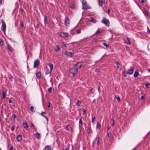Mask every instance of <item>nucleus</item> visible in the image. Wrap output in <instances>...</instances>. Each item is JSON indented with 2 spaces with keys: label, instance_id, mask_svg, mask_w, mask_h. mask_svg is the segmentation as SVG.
<instances>
[{
  "label": "nucleus",
  "instance_id": "nucleus-47",
  "mask_svg": "<svg viewBox=\"0 0 150 150\" xmlns=\"http://www.w3.org/2000/svg\"><path fill=\"white\" fill-rule=\"evenodd\" d=\"M50 83H51L52 85H53V82L52 81V78H51L50 80Z\"/></svg>",
  "mask_w": 150,
  "mask_h": 150
},
{
  "label": "nucleus",
  "instance_id": "nucleus-5",
  "mask_svg": "<svg viewBox=\"0 0 150 150\" xmlns=\"http://www.w3.org/2000/svg\"><path fill=\"white\" fill-rule=\"evenodd\" d=\"M1 30L3 32H5L6 29V25L4 22L3 20H2Z\"/></svg>",
  "mask_w": 150,
  "mask_h": 150
},
{
  "label": "nucleus",
  "instance_id": "nucleus-43",
  "mask_svg": "<svg viewBox=\"0 0 150 150\" xmlns=\"http://www.w3.org/2000/svg\"><path fill=\"white\" fill-rule=\"evenodd\" d=\"M20 25L23 28H25L24 27V24H23V22H20Z\"/></svg>",
  "mask_w": 150,
  "mask_h": 150
},
{
  "label": "nucleus",
  "instance_id": "nucleus-40",
  "mask_svg": "<svg viewBox=\"0 0 150 150\" xmlns=\"http://www.w3.org/2000/svg\"><path fill=\"white\" fill-rule=\"evenodd\" d=\"M103 44L104 46L106 47L107 48L108 47H109V45H107V43H105L103 42Z\"/></svg>",
  "mask_w": 150,
  "mask_h": 150
},
{
  "label": "nucleus",
  "instance_id": "nucleus-46",
  "mask_svg": "<svg viewBox=\"0 0 150 150\" xmlns=\"http://www.w3.org/2000/svg\"><path fill=\"white\" fill-rule=\"evenodd\" d=\"M111 120L112 121V122L111 124L112 125L114 126V120L113 119H111Z\"/></svg>",
  "mask_w": 150,
  "mask_h": 150
},
{
  "label": "nucleus",
  "instance_id": "nucleus-16",
  "mask_svg": "<svg viewBox=\"0 0 150 150\" xmlns=\"http://www.w3.org/2000/svg\"><path fill=\"white\" fill-rule=\"evenodd\" d=\"M61 36L62 37H67L68 36V33H62L61 35Z\"/></svg>",
  "mask_w": 150,
  "mask_h": 150
},
{
  "label": "nucleus",
  "instance_id": "nucleus-9",
  "mask_svg": "<svg viewBox=\"0 0 150 150\" xmlns=\"http://www.w3.org/2000/svg\"><path fill=\"white\" fill-rule=\"evenodd\" d=\"M115 63L117 65V68L118 69H119L120 70H121L122 68V66L117 61L115 62Z\"/></svg>",
  "mask_w": 150,
  "mask_h": 150
},
{
  "label": "nucleus",
  "instance_id": "nucleus-14",
  "mask_svg": "<svg viewBox=\"0 0 150 150\" xmlns=\"http://www.w3.org/2000/svg\"><path fill=\"white\" fill-rule=\"evenodd\" d=\"M6 92V89H4L3 90L2 95V97L3 99H4L5 97Z\"/></svg>",
  "mask_w": 150,
  "mask_h": 150
},
{
  "label": "nucleus",
  "instance_id": "nucleus-34",
  "mask_svg": "<svg viewBox=\"0 0 150 150\" xmlns=\"http://www.w3.org/2000/svg\"><path fill=\"white\" fill-rule=\"evenodd\" d=\"M100 124L98 122L97 124L96 125V128L97 129H100Z\"/></svg>",
  "mask_w": 150,
  "mask_h": 150
},
{
  "label": "nucleus",
  "instance_id": "nucleus-25",
  "mask_svg": "<svg viewBox=\"0 0 150 150\" xmlns=\"http://www.w3.org/2000/svg\"><path fill=\"white\" fill-rule=\"evenodd\" d=\"M99 5L100 6H103V2L102 0H99Z\"/></svg>",
  "mask_w": 150,
  "mask_h": 150
},
{
  "label": "nucleus",
  "instance_id": "nucleus-50",
  "mask_svg": "<svg viewBox=\"0 0 150 150\" xmlns=\"http://www.w3.org/2000/svg\"><path fill=\"white\" fill-rule=\"evenodd\" d=\"M30 126L31 127H33L34 128V127H35L34 125L33 124V123L32 122H31V123H30Z\"/></svg>",
  "mask_w": 150,
  "mask_h": 150
},
{
  "label": "nucleus",
  "instance_id": "nucleus-44",
  "mask_svg": "<svg viewBox=\"0 0 150 150\" xmlns=\"http://www.w3.org/2000/svg\"><path fill=\"white\" fill-rule=\"evenodd\" d=\"M145 98V95L144 94L141 97V100H143V99Z\"/></svg>",
  "mask_w": 150,
  "mask_h": 150
},
{
  "label": "nucleus",
  "instance_id": "nucleus-15",
  "mask_svg": "<svg viewBox=\"0 0 150 150\" xmlns=\"http://www.w3.org/2000/svg\"><path fill=\"white\" fill-rule=\"evenodd\" d=\"M43 150H51V147L50 145H47L43 149Z\"/></svg>",
  "mask_w": 150,
  "mask_h": 150
},
{
  "label": "nucleus",
  "instance_id": "nucleus-56",
  "mask_svg": "<svg viewBox=\"0 0 150 150\" xmlns=\"http://www.w3.org/2000/svg\"><path fill=\"white\" fill-rule=\"evenodd\" d=\"M86 113V110L84 109H83V115L85 114Z\"/></svg>",
  "mask_w": 150,
  "mask_h": 150
},
{
  "label": "nucleus",
  "instance_id": "nucleus-2",
  "mask_svg": "<svg viewBox=\"0 0 150 150\" xmlns=\"http://www.w3.org/2000/svg\"><path fill=\"white\" fill-rule=\"evenodd\" d=\"M78 70L77 68H74L70 69V72L73 74V76H74L75 74L77 73Z\"/></svg>",
  "mask_w": 150,
  "mask_h": 150
},
{
  "label": "nucleus",
  "instance_id": "nucleus-53",
  "mask_svg": "<svg viewBox=\"0 0 150 150\" xmlns=\"http://www.w3.org/2000/svg\"><path fill=\"white\" fill-rule=\"evenodd\" d=\"M9 78L10 80L11 81H12L13 79V77L11 76L10 77H9Z\"/></svg>",
  "mask_w": 150,
  "mask_h": 150
},
{
  "label": "nucleus",
  "instance_id": "nucleus-62",
  "mask_svg": "<svg viewBox=\"0 0 150 150\" xmlns=\"http://www.w3.org/2000/svg\"><path fill=\"white\" fill-rule=\"evenodd\" d=\"M99 71H100V70L99 69H97L95 70V71L96 72H98Z\"/></svg>",
  "mask_w": 150,
  "mask_h": 150
},
{
  "label": "nucleus",
  "instance_id": "nucleus-8",
  "mask_svg": "<svg viewBox=\"0 0 150 150\" xmlns=\"http://www.w3.org/2000/svg\"><path fill=\"white\" fill-rule=\"evenodd\" d=\"M22 124L23 127L25 128V129H27V128H28V126L27 125V123L25 120H24L23 121Z\"/></svg>",
  "mask_w": 150,
  "mask_h": 150
},
{
  "label": "nucleus",
  "instance_id": "nucleus-1",
  "mask_svg": "<svg viewBox=\"0 0 150 150\" xmlns=\"http://www.w3.org/2000/svg\"><path fill=\"white\" fill-rule=\"evenodd\" d=\"M82 3V8L83 10H87L89 8V6L87 4V3L85 0H81Z\"/></svg>",
  "mask_w": 150,
  "mask_h": 150
},
{
  "label": "nucleus",
  "instance_id": "nucleus-13",
  "mask_svg": "<svg viewBox=\"0 0 150 150\" xmlns=\"http://www.w3.org/2000/svg\"><path fill=\"white\" fill-rule=\"evenodd\" d=\"M82 66V64L80 62H77L75 66H76L78 67L79 69L81 68Z\"/></svg>",
  "mask_w": 150,
  "mask_h": 150
},
{
  "label": "nucleus",
  "instance_id": "nucleus-58",
  "mask_svg": "<svg viewBox=\"0 0 150 150\" xmlns=\"http://www.w3.org/2000/svg\"><path fill=\"white\" fill-rule=\"evenodd\" d=\"M116 99H117V100H118V101L120 100V97L119 96H117V97H116Z\"/></svg>",
  "mask_w": 150,
  "mask_h": 150
},
{
  "label": "nucleus",
  "instance_id": "nucleus-30",
  "mask_svg": "<svg viewBox=\"0 0 150 150\" xmlns=\"http://www.w3.org/2000/svg\"><path fill=\"white\" fill-rule=\"evenodd\" d=\"M7 48L11 51H13V49L11 48L9 45H8L7 46Z\"/></svg>",
  "mask_w": 150,
  "mask_h": 150
},
{
  "label": "nucleus",
  "instance_id": "nucleus-39",
  "mask_svg": "<svg viewBox=\"0 0 150 150\" xmlns=\"http://www.w3.org/2000/svg\"><path fill=\"white\" fill-rule=\"evenodd\" d=\"M81 33V30L80 29H79L76 30V33L78 34L80 33Z\"/></svg>",
  "mask_w": 150,
  "mask_h": 150
},
{
  "label": "nucleus",
  "instance_id": "nucleus-17",
  "mask_svg": "<svg viewBox=\"0 0 150 150\" xmlns=\"http://www.w3.org/2000/svg\"><path fill=\"white\" fill-rule=\"evenodd\" d=\"M48 65L50 67V71L52 72L53 69V65L51 63H49L48 64Z\"/></svg>",
  "mask_w": 150,
  "mask_h": 150
},
{
  "label": "nucleus",
  "instance_id": "nucleus-61",
  "mask_svg": "<svg viewBox=\"0 0 150 150\" xmlns=\"http://www.w3.org/2000/svg\"><path fill=\"white\" fill-rule=\"evenodd\" d=\"M147 29H148V31H147L148 33L149 34H150V30H149V28L148 27H147Z\"/></svg>",
  "mask_w": 150,
  "mask_h": 150
},
{
  "label": "nucleus",
  "instance_id": "nucleus-60",
  "mask_svg": "<svg viewBox=\"0 0 150 150\" xmlns=\"http://www.w3.org/2000/svg\"><path fill=\"white\" fill-rule=\"evenodd\" d=\"M107 12L108 15H109V13H110V9H108V11H107Z\"/></svg>",
  "mask_w": 150,
  "mask_h": 150
},
{
  "label": "nucleus",
  "instance_id": "nucleus-45",
  "mask_svg": "<svg viewBox=\"0 0 150 150\" xmlns=\"http://www.w3.org/2000/svg\"><path fill=\"white\" fill-rule=\"evenodd\" d=\"M48 103V108H50V103L49 101H48L47 102Z\"/></svg>",
  "mask_w": 150,
  "mask_h": 150
},
{
  "label": "nucleus",
  "instance_id": "nucleus-33",
  "mask_svg": "<svg viewBox=\"0 0 150 150\" xmlns=\"http://www.w3.org/2000/svg\"><path fill=\"white\" fill-rule=\"evenodd\" d=\"M48 92L50 93H51L52 92V88L51 87H50L48 89Z\"/></svg>",
  "mask_w": 150,
  "mask_h": 150
},
{
  "label": "nucleus",
  "instance_id": "nucleus-6",
  "mask_svg": "<svg viewBox=\"0 0 150 150\" xmlns=\"http://www.w3.org/2000/svg\"><path fill=\"white\" fill-rule=\"evenodd\" d=\"M40 62V61L38 59H37L36 60H35L34 62V68H37L39 65Z\"/></svg>",
  "mask_w": 150,
  "mask_h": 150
},
{
  "label": "nucleus",
  "instance_id": "nucleus-48",
  "mask_svg": "<svg viewBox=\"0 0 150 150\" xmlns=\"http://www.w3.org/2000/svg\"><path fill=\"white\" fill-rule=\"evenodd\" d=\"M12 117L13 118L14 120L16 118V116L14 114H13L12 115Z\"/></svg>",
  "mask_w": 150,
  "mask_h": 150
},
{
  "label": "nucleus",
  "instance_id": "nucleus-35",
  "mask_svg": "<svg viewBox=\"0 0 150 150\" xmlns=\"http://www.w3.org/2000/svg\"><path fill=\"white\" fill-rule=\"evenodd\" d=\"M4 44V42L1 39H0V45L3 46Z\"/></svg>",
  "mask_w": 150,
  "mask_h": 150
},
{
  "label": "nucleus",
  "instance_id": "nucleus-29",
  "mask_svg": "<svg viewBox=\"0 0 150 150\" xmlns=\"http://www.w3.org/2000/svg\"><path fill=\"white\" fill-rule=\"evenodd\" d=\"M66 129L68 131H70L71 130V127L69 125H68L66 127Z\"/></svg>",
  "mask_w": 150,
  "mask_h": 150
},
{
  "label": "nucleus",
  "instance_id": "nucleus-63",
  "mask_svg": "<svg viewBox=\"0 0 150 150\" xmlns=\"http://www.w3.org/2000/svg\"><path fill=\"white\" fill-rule=\"evenodd\" d=\"M11 130L12 131H13L14 130V127L13 126H12L11 127Z\"/></svg>",
  "mask_w": 150,
  "mask_h": 150
},
{
  "label": "nucleus",
  "instance_id": "nucleus-10",
  "mask_svg": "<svg viewBox=\"0 0 150 150\" xmlns=\"http://www.w3.org/2000/svg\"><path fill=\"white\" fill-rule=\"evenodd\" d=\"M133 69L132 67H131L128 70L127 73L129 74H131L133 73Z\"/></svg>",
  "mask_w": 150,
  "mask_h": 150
},
{
  "label": "nucleus",
  "instance_id": "nucleus-37",
  "mask_svg": "<svg viewBox=\"0 0 150 150\" xmlns=\"http://www.w3.org/2000/svg\"><path fill=\"white\" fill-rule=\"evenodd\" d=\"M101 32L98 29L97 30V31L95 33V34H99L101 33Z\"/></svg>",
  "mask_w": 150,
  "mask_h": 150
},
{
  "label": "nucleus",
  "instance_id": "nucleus-31",
  "mask_svg": "<svg viewBox=\"0 0 150 150\" xmlns=\"http://www.w3.org/2000/svg\"><path fill=\"white\" fill-rule=\"evenodd\" d=\"M62 44L65 47H67L68 46V44L65 43L64 42H62Z\"/></svg>",
  "mask_w": 150,
  "mask_h": 150
},
{
  "label": "nucleus",
  "instance_id": "nucleus-18",
  "mask_svg": "<svg viewBox=\"0 0 150 150\" xmlns=\"http://www.w3.org/2000/svg\"><path fill=\"white\" fill-rule=\"evenodd\" d=\"M83 124L82 121V118H81L79 120V127H81V126Z\"/></svg>",
  "mask_w": 150,
  "mask_h": 150
},
{
  "label": "nucleus",
  "instance_id": "nucleus-42",
  "mask_svg": "<svg viewBox=\"0 0 150 150\" xmlns=\"http://www.w3.org/2000/svg\"><path fill=\"white\" fill-rule=\"evenodd\" d=\"M123 76L125 77L127 76V74H128L127 72H125V71L123 72Z\"/></svg>",
  "mask_w": 150,
  "mask_h": 150
},
{
  "label": "nucleus",
  "instance_id": "nucleus-36",
  "mask_svg": "<svg viewBox=\"0 0 150 150\" xmlns=\"http://www.w3.org/2000/svg\"><path fill=\"white\" fill-rule=\"evenodd\" d=\"M30 110L32 112H34L35 111L34 110V108L33 106H31L30 107Z\"/></svg>",
  "mask_w": 150,
  "mask_h": 150
},
{
  "label": "nucleus",
  "instance_id": "nucleus-24",
  "mask_svg": "<svg viewBox=\"0 0 150 150\" xmlns=\"http://www.w3.org/2000/svg\"><path fill=\"white\" fill-rule=\"evenodd\" d=\"M54 50L56 52H58L59 50H60V49L59 48V46H56L54 48Z\"/></svg>",
  "mask_w": 150,
  "mask_h": 150
},
{
  "label": "nucleus",
  "instance_id": "nucleus-52",
  "mask_svg": "<svg viewBox=\"0 0 150 150\" xmlns=\"http://www.w3.org/2000/svg\"><path fill=\"white\" fill-rule=\"evenodd\" d=\"M88 130H89V131H88V132L90 133H92V130L90 128H88Z\"/></svg>",
  "mask_w": 150,
  "mask_h": 150
},
{
  "label": "nucleus",
  "instance_id": "nucleus-27",
  "mask_svg": "<svg viewBox=\"0 0 150 150\" xmlns=\"http://www.w3.org/2000/svg\"><path fill=\"white\" fill-rule=\"evenodd\" d=\"M40 136V134L38 133L35 134V137L37 139H38L39 138Z\"/></svg>",
  "mask_w": 150,
  "mask_h": 150
},
{
  "label": "nucleus",
  "instance_id": "nucleus-59",
  "mask_svg": "<svg viewBox=\"0 0 150 150\" xmlns=\"http://www.w3.org/2000/svg\"><path fill=\"white\" fill-rule=\"evenodd\" d=\"M13 102H14V101H13V100H12L10 99L9 100V102L10 103H13Z\"/></svg>",
  "mask_w": 150,
  "mask_h": 150
},
{
  "label": "nucleus",
  "instance_id": "nucleus-20",
  "mask_svg": "<svg viewBox=\"0 0 150 150\" xmlns=\"http://www.w3.org/2000/svg\"><path fill=\"white\" fill-rule=\"evenodd\" d=\"M96 139H97V144L98 146H99L100 144V138L98 137H96Z\"/></svg>",
  "mask_w": 150,
  "mask_h": 150
},
{
  "label": "nucleus",
  "instance_id": "nucleus-21",
  "mask_svg": "<svg viewBox=\"0 0 150 150\" xmlns=\"http://www.w3.org/2000/svg\"><path fill=\"white\" fill-rule=\"evenodd\" d=\"M36 75L37 78L40 79L41 78V73L40 72H38L36 74Z\"/></svg>",
  "mask_w": 150,
  "mask_h": 150
},
{
  "label": "nucleus",
  "instance_id": "nucleus-55",
  "mask_svg": "<svg viewBox=\"0 0 150 150\" xmlns=\"http://www.w3.org/2000/svg\"><path fill=\"white\" fill-rule=\"evenodd\" d=\"M126 50H127L129 51V48L128 47L126 46Z\"/></svg>",
  "mask_w": 150,
  "mask_h": 150
},
{
  "label": "nucleus",
  "instance_id": "nucleus-12",
  "mask_svg": "<svg viewBox=\"0 0 150 150\" xmlns=\"http://www.w3.org/2000/svg\"><path fill=\"white\" fill-rule=\"evenodd\" d=\"M65 54L69 57H71L73 55V54L71 52H65Z\"/></svg>",
  "mask_w": 150,
  "mask_h": 150
},
{
  "label": "nucleus",
  "instance_id": "nucleus-32",
  "mask_svg": "<svg viewBox=\"0 0 150 150\" xmlns=\"http://www.w3.org/2000/svg\"><path fill=\"white\" fill-rule=\"evenodd\" d=\"M69 6L72 8H74L75 7V5L73 4H70Z\"/></svg>",
  "mask_w": 150,
  "mask_h": 150
},
{
  "label": "nucleus",
  "instance_id": "nucleus-23",
  "mask_svg": "<svg viewBox=\"0 0 150 150\" xmlns=\"http://www.w3.org/2000/svg\"><path fill=\"white\" fill-rule=\"evenodd\" d=\"M47 17L45 15L44 17V23L45 24L47 23Z\"/></svg>",
  "mask_w": 150,
  "mask_h": 150
},
{
  "label": "nucleus",
  "instance_id": "nucleus-38",
  "mask_svg": "<svg viewBox=\"0 0 150 150\" xmlns=\"http://www.w3.org/2000/svg\"><path fill=\"white\" fill-rule=\"evenodd\" d=\"M81 104V102L80 101L78 100L76 103V105L77 106H80Z\"/></svg>",
  "mask_w": 150,
  "mask_h": 150
},
{
  "label": "nucleus",
  "instance_id": "nucleus-19",
  "mask_svg": "<svg viewBox=\"0 0 150 150\" xmlns=\"http://www.w3.org/2000/svg\"><path fill=\"white\" fill-rule=\"evenodd\" d=\"M139 75V73L138 71H136L134 74V77H137Z\"/></svg>",
  "mask_w": 150,
  "mask_h": 150
},
{
  "label": "nucleus",
  "instance_id": "nucleus-41",
  "mask_svg": "<svg viewBox=\"0 0 150 150\" xmlns=\"http://www.w3.org/2000/svg\"><path fill=\"white\" fill-rule=\"evenodd\" d=\"M96 119L95 117V116H94V117L92 119V122L93 123L96 121Z\"/></svg>",
  "mask_w": 150,
  "mask_h": 150
},
{
  "label": "nucleus",
  "instance_id": "nucleus-7",
  "mask_svg": "<svg viewBox=\"0 0 150 150\" xmlns=\"http://www.w3.org/2000/svg\"><path fill=\"white\" fill-rule=\"evenodd\" d=\"M124 42L125 43L130 45V42L129 39L127 38H125L124 39Z\"/></svg>",
  "mask_w": 150,
  "mask_h": 150
},
{
  "label": "nucleus",
  "instance_id": "nucleus-64",
  "mask_svg": "<svg viewBox=\"0 0 150 150\" xmlns=\"http://www.w3.org/2000/svg\"><path fill=\"white\" fill-rule=\"evenodd\" d=\"M9 150H13V147L12 146H11L10 147Z\"/></svg>",
  "mask_w": 150,
  "mask_h": 150
},
{
  "label": "nucleus",
  "instance_id": "nucleus-28",
  "mask_svg": "<svg viewBox=\"0 0 150 150\" xmlns=\"http://www.w3.org/2000/svg\"><path fill=\"white\" fill-rule=\"evenodd\" d=\"M143 13H144V15L145 16H149V15L148 14V11L146 10L145 11H144L143 12Z\"/></svg>",
  "mask_w": 150,
  "mask_h": 150
},
{
  "label": "nucleus",
  "instance_id": "nucleus-11",
  "mask_svg": "<svg viewBox=\"0 0 150 150\" xmlns=\"http://www.w3.org/2000/svg\"><path fill=\"white\" fill-rule=\"evenodd\" d=\"M17 141L18 142H20L22 139V136L21 135H18L16 137Z\"/></svg>",
  "mask_w": 150,
  "mask_h": 150
},
{
  "label": "nucleus",
  "instance_id": "nucleus-4",
  "mask_svg": "<svg viewBox=\"0 0 150 150\" xmlns=\"http://www.w3.org/2000/svg\"><path fill=\"white\" fill-rule=\"evenodd\" d=\"M64 23L65 26H69L70 23V21L68 17L67 16L65 17Z\"/></svg>",
  "mask_w": 150,
  "mask_h": 150
},
{
  "label": "nucleus",
  "instance_id": "nucleus-54",
  "mask_svg": "<svg viewBox=\"0 0 150 150\" xmlns=\"http://www.w3.org/2000/svg\"><path fill=\"white\" fill-rule=\"evenodd\" d=\"M43 117H44L46 119V120L47 121H48V118L45 115H43Z\"/></svg>",
  "mask_w": 150,
  "mask_h": 150
},
{
  "label": "nucleus",
  "instance_id": "nucleus-57",
  "mask_svg": "<svg viewBox=\"0 0 150 150\" xmlns=\"http://www.w3.org/2000/svg\"><path fill=\"white\" fill-rule=\"evenodd\" d=\"M45 114V112H41V115L43 116V115H44V114Z\"/></svg>",
  "mask_w": 150,
  "mask_h": 150
},
{
  "label": "nucleus",
  "instance_id": "nucleus-49",
  "mask_svg": "<svg viewBox=\"0 0 150 150\" xmlns=\"http://www.w3.org/2000/svg\"><path fill=\"white\" fill-rule=\"evenodd\" d=\"M150 83L149 82H147L145 84V86L147 87V86L150 85Z\"/></svg>",
  "mask_w": 150,
  "mask_h": 150
},
{
  "label": "nucleus",
  "instance_id": "nucleus-22",
  "mask_svg": "<svg viewBox=\"0 0 150 150\" xmlns=\"http://www.w3.org/2000/svg\"><path fill=\"white\" fill-rule=\"evenodd\" d=\"M107 135L110 139H112V138L113 137L111 133H108Z\"/></svg>",
  "mask_w": 150,
  "mask_h": 150
},
{
  "label": "nucleus",
  "instance_id": "nucleus-51",
  "mask_svg": "<svg viewBox=\"0 0 150 150\" xmlns=\"http://www.w3.org/2000/svg\"><path fill=\"white\" fill-rule=\"evenodd\" d=\"M146 1V0H141V2L143 3H145Z\"/></svg>",
  "mask_w": 150,
  "mask_h": 150
},
{
  "label": "nucleus",
  "instance_id": "nucleus-3",
  "mask_svg": "<svg viewBox=\"0 0 150 150\" xmlns=\"http://www.w3.org/2000/svg\"><path fill=\"white\" fill-rule=\"evenodd\" d=\"M101 22L107 26H108L109 25V21L107 19L105 18H103L101 21Z\"/></svg>",
  "mask_w": 150,
  "mask_h": 150
},
{
  "label": "nucleus",
  "instance_id": "nucleus-26",
  "mask_svg": "<svg viewBox=\"0 0 150 150\" xmlns=\"http://www.w3.org/2000/svg\"><path fill=\"white\" fill-rule=\"evenodd\" d=\"M90 21L93 23H95L96 22V20L92 17H91Z\"/></svg>",
  "mask_w": 150,
  "mask_h": 150
}]
</instances>
